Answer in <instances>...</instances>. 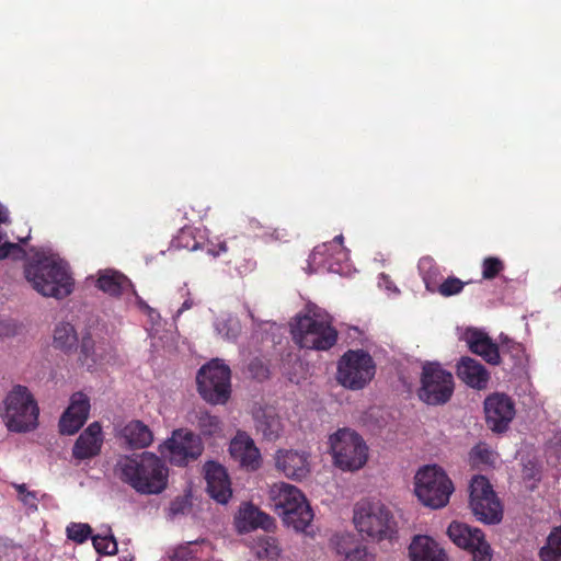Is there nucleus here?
Masks as SVG:
<instances>
[{
	"instance_id": "1",
	"label": "nucleus",
	"mask_w": 561,
	"mask_h": 561,
	"mask_svg": "<svg viewBox=\"0 0 561 561\" xmlns=\"http://www.w3.org/2000/svg\"><path fill=\"white\" fill-rule=\"evenodd\" d=\"M24 273L27 282L42 296L60 299L72 291L67 263L51 251L36 250Z\"/></svg>"
},
{
	"instance_id": "2",
	"label": "nucleus",
	"mask_w": 561,
	"mask_h": 561,
	"mask_svg": "<svg viewBox=\"0 0 561 561\" xmlns=\"http://www.w3.org/2000/svg\"><path fill=\"white\" fill-rule=\"evenodd\" d=\"M121 479L141 494H159L168 481V468L154 454L124 457L117 462Z\"/></svg>"
},
{
	"instance_id": "3",
	"label": "nucleus",
	"mask_w": 561,
	"mask_h": 561,
	"mask_svg": "<svg viewBox=\"0 0 561 561\" xmlns=\"http://www.w3.org/2000/svg\"><path fill=\"white\" fill-rule=\"evenodd\" d=\"M290 332L295 343L308 350L327 351L337 340V331L332 325L330 314L316 305H307L296 316Z\"/></svg>"
},
{
	"instance_id": "4",
	"label": "nucleus",
	"mask_w": 561,
	"mask_h": 561,
	"mask_svg": "<svg viewBox=\"0 0 561 561\" xmlns=\"http://www.w3.org/2000/svg\"><path fill=\"white\" fill-rule=\"evenodd\" d=\"M353 525L359 534L377 541H392L398 535V523L393 514L380 502H357L353 512Z\"/></svg>"
},
{
	"instance_id": "5",
	"label": "nucleus",
	"mask_w": 561,
	"mask_h": 561,
	"mask_svg": "<svg viewBox=\"0 0 561 561\" xmlns=\"http://www.w3.org/2000/svg\"><path fill=\"white\" fill-rule=\"evenodd\" d=\"M38 413L35 399L24 386H14L3 400L1 416L11 432L23 433L34 430Z\"/></svg>"
},
{
	"instance_id": "6",
	"label": "nucleus",
	"mask_w": 561,
	"mask_h": 561,
	"mask_svg": "<svg viewBox=\"0 0 561 561\" xmlns=\"http://www.w3.org/2000/svg\"><path fill=\"white\" fill-rule=\"evenodd\" d=\"M414 480L415 495L422 504L434 510L445 507L455 491L453 481L437 465L420 468Z\"/></svg>"
},
{
	"instance_id": "7",
	"label": "nucleus",
	"mask_w": 561,
	"mask_h": 561,
	"mask_svg": "<svg viewBox=\"0 0 561 561\" xmlns=\"http://www.w3.org/2000/svg\"><path fill=\"white\" fill-rule=\"evenodd\" d=\"M231 371L220 359H213L197 374V387L201 396L213 404H222L230 397Z\"/></svg>"
},
{
	"instance_id": "8",
	"label": "nucleus",
	"mask_w": 561,
	"mask_h": 561,
	"mask_svg": "<svg viewBox=\"0 0 561 561\" xmlns=\"http://www.w3.org/2000/svg\"><path fill=\"white\" fill-rule=\"evenodd\" d=\"M454 392V377L437 363L423 366L421 387L417 396L421 401L431 405L446 403Z\"/></svg>"
},
{
	"instance_id": "9",
	"label": "nucleus",
	"mask_w": 561,
	"mask_h": 561,
	"mask_svg": "<svg viewBox=\"0 0 561 561\" xmlns=\"http://www.w3.org/2000/svg\"><path fill=\"white\" fill-rule=\"evenodd\" d=\"M469 504L478 520L485 524L501 522L502 505L485 477L479 474L472 477L469 484Z\"/></svg>"
},
{
	"instance_id": "10",
	"label": "nucleus",
	"mask_w": 561,
	"mask_h": 561,
	"mask_svg": "<svg viewBox=\"0 0 561 561\" xmlns=\"http://www.w3.org/2000/svg\"><path fill=\"white\" fill-rule=\"evenodd\" d=\"M342 242L343 236L340 234L332 242L316 247L308 261L310 273L323 267L328 272L347 276L351 273V263Z\"/></svg>"
},
{
	"instance_id": "11",
	"label": "nucleus",
	"mask_w": 561,
	"mask_h": 561,
	"mask_svg": "<svg viewBox=\"0 0 561 561\" xmlns=\"http://www.w3.org/2000/svg\"><path fill=\"white\" fill-rule=\"evenodd\" d=\"M201 438L187 430H175L172 436L159 446L162 457L176 466L187 465L203 453Z\"/></svg>"
},
{
	"instance_id": "12",
	"label": "nucleus",
	"mask_w": 561,
	"mask_h": 561,
	"mask_svg": "<svg viewBox=\"0 0 561 561\" xmlns=\"http://www.w3.org/2000/svg\"><path fill=\"white\" fill-rule=\"evenodd\" d=\"M360 344L363 348L353 350V390L364 389L374 379L377 370L370 355L374 342L357 327L353 325V345Z\"/></svg>"
},
{
	"instance_id": "13",
	"label": "nucleus",
	"mask_w": 561,
	"mask_h": 561,
	"mask_svg": "<svg viewBox=\"0 0 561 561\" xmlns=\"http://www.w3.org/2000/svg\"><path fill=\"white\" fill-rule=\"evenodd\" d=\"M447 534L456 546L470 551L473 561H491V547L479 528L453 522L447 529Z\"/></svg>"
},
{
	"instance_id": "14",
	"label": "nucleus",
	"mask_w": 561,
	"mask_h": 561,
	"mask_svg": "<svg viewBox=\"0 0 561 561\" xmlns=\"http://www.w3.org/2000/svg\"><path fill=\"white\" fill-rule=\"evenodd\" d=\"M485 420L494 432H504L515 416V404L505 393L495 392L484 400Z\"/></svg>"
},
{
	"instance_id": "15",
	"label": "nucleus",
	"mask_w": 561,
	"mask_h": 561,
	"mask_svg": "<svg viewBox=\"0 0 561 561\" xmlns=\"http://www.w3.org/2000/svg\"><path fill=\"white\" fill-rule=\"evenodd\" d=\"M90 411L89 398L82 392H76L71 397L68 409L64 412L59 421L61 434L73 435L85 423Z\"/></svg>"
},
{
	"instance_id": "16",
	"label": "nucleus",
	"mask_w": 561,
	"mask_h": 561,
	"mask_svg": "<svg viewBox=\"0 0 561 561\" xmlns=\"http://www.w3.org/2000/svg\"><path fill=\"white\" fill-rule=\"evenodd\" d=\"M275 466L293 480H302L310 473L309 455L305 451L279 449L275 455Z\"/></svg>"
},
{
	"instance_id": "17",
	"label": "nucleus",
	"mask_w": 561,
	"mask_h": 561,
	"mask_svg": "<svg viewBox=\"0 0 561 561\" xmlns=\"http://www.w3.org/2000/svg\"><path fill=\"white\" fill-rule=\"evenodd\" d=\"M460 339L466 342L472 353L481 356L489 364H500L499 347L486 332L477 328H467L461 333Z\"/></svg>"
},
{
	"instance_id": "18",
	"label": "nucleus",
	"mask_w": 561,
	"mask_h": 561,
	"mask_svg": "<svg viewBox=\"0 0 561 561\" xmlns=\"http://www.w3.org/2000/svg\"><path fill=\"white\" fill-rule=\"evenodd\" d=\"M229 453L247 470L254 471L261 466V453L254 440L244 432H239L232 438Z\"/></svg>"
},
{
	"instance_id": "19",
	"label": "nucleus",
	"mask_w": 561,
	"mask_h": 561,
	"mask_svg": "<svg viewBox=\"0 0 561 561\" xmlns=\"http://www.w3.org/2000/svg\"><path fill=\"white\" fill-rule=\"evenodd\" d=\"M207 492L210 497L220 504L228 503L232 495L230 480L226 469L215 462L208 461L204 466Z\"/></svg>"
},
{
	"instance_id": "20",
	"label": "nucleus",
	"mask_w": 561,
	"mask_h": 561,
	"mask_svg": "<svg viewBox=\"0 0 561 561\" xmlns=\"http://www.w3.org/2000/svg\"><path fill=\"white\" fill-rule=\"evenodd\" d=\"M102 443V427L98 422H93L77 438L72 456L79 460L95 457L101 450Z\"/></svg>"
},
{
	"instance_id": "21",
	"label": "nucleus",
	"mask_w": 561,
	"mask_h": 561,
	"mask_svg": "<svg viewBox=\"0 0 561 561\" xmlns=\"http://www.w3.org/2000/svg\"><path fill=\"white\" fill-rule=\"evenodd\" d=\"M304 495L297 486L286 482H278L268 489V504L280 516L282 511L290 510L293 506L298 505L299 502H302Z\"/></svg>"
},
{
	"instance_id": "22",
	"label": "nucleus",
	"mask_w": 561,
	"mask_h": 561,
	"mask_svg": "<svg viewBox=\"0 0 561 561\" xmlns=\"http://www.w3.org/2000/svg\"><path fill=\"white\" fill-rule=\"evenodd\" d=\"M279 517L286 527L294 529L296 533L313 534L312 520L314 514L305 495L302 496V502H299L298 505L293 506L290 510L282 511Z\"/></svg>"
},
{
	"instance_id": "23",
	"label": "nucleus",
	"mask_w": 561,
	"mask_h": 561,
	"mask_svg": "<svg viewBox=\"0 0 561 561\" xmlns=\"http://www.w3.org/2000/svg\"><path fill=\"white\" fill-rule=\"evenodd\" d=\"M236 525L240 533H248L256 528L270 531L275 528V520L268 514L248 503L240 507L236 516Z\"/></svg>"
},
{
	"instance_id": "24",
	"label": "nucleus",
	"mask_w": 561,
	"mask_h": 561,
	"mask_svg": "<svg viewBox=\"0 0 561 561\" xmlns=\"http://www.w3.org/2000/svg\"><path fill=\"white\" fill-rule=\"evenodd\" d=\"M329 451L335 467L343 471L351 470V430L339 428L329 436Z\"/></svg>"
},
{
	"instance_id": "25",
	"label": "nucleus",
	"mask_w": 561,
	"mask_h": 561,
	"mask_svg": "<svg viewBox=\"0 0 561 561\" xmlns=\"http://www.w3.org/2000/svg\"><path fill=\"white\" fill-rule=\"evenodd\" d=\"M458 377L473 389H485L490 379L485 367L471 357H461L457 365Z\"/></svg>"
},
{
	"instance_id": "26",
	"label": "nucleus",
	"mask_w": 561,
	"mask_h": 561,
	"mask_svg": "<svg viewBox=\"0 0 561 561\" xmlns=\"http://www.w3.org/2000/svg\"><path fill=\"white\" fill-rule=\"evenodd\" d=\"M411 561H447L444 550L430 536L417 535L409 547Z\"/></svg>"
},
{
	"instance_id": "27",
	"label": "nucleus",
	"mask_w": 561,
	"mask_h": 561,
	"mask_svg": "<svg viewBox=\"0 0 561 561\" xmlns=\"http://www.w3.org/2000/svg\"><path fill=\"white\" fill-rule=\"evenodd\" d=\"M119 437L130 448H146L153 440L152 431L144 422L133 420L125 424L119 431Z\"/></svg>"
},
{
	"instance_id": "28",
	"label": "nucleus",
	"mask_w": 561,
	"mask_h": 561,
	"mask_svg": "<svg viewBox=\"0 0 561 561\" xmlns=\"http://www.w3.org/2000/svg\"><path fill=\"white\" fill-rule=\"evenodd\" d=\"M256 431L270 442L278 439L283 433L279 415L272 409L259 410L254 414Z\"/></svg>"
},
{
	"instance_id": "29",
	"label": "nucleus",
	"mask_w": 561,
	"mask_h": 561,
	"mask_svg": "<svg viewBox=\"0 0 561 561\" xmlns=\"http://www.w3.org/2000/svg\"><path fill=\"white\" fill-rule=\"evenodd\" d=\"M251 548L257 559L275 561L282 553V548L277 538L267 535L254 538Z\"/></svg>"
},
{
	"instance_id": "30",
	"label": "nucleus",
	"mask_w": 561,
	"mask_h": 561,
	"mask_svg": "<svg viewBox=\"0 0 561 561\" xmlns=\"http://www.w3.org/2000/svg\"><path fill=\"white\" fill-rule=\"evenodd\" d=\"M127 284V277L113 270L101 271L96 280L99 289L112 296H118Z\"/></svg>"
},
{
	"instance_id": "31",
	"label": "nucleus",
	"mask_w": 561,
	"mask_h": 561,
	"mask_svg": "<svg viewBox=\"0 0 561 561\" xmlns=\"http://www.w3.org/2000/svg\"><path fill=\"white\" fill-rule=\"evenodd\" d=\"M78 335L72 324L64 322L56 325L54 331V346L66 353L77 347Z\"/></svg>"
},
{
	"instance_id": "32",
	"label": "nucleus",
	"mask_w": 561,
	"mask_h": 561,
	"mask_svg": "<svg viewBox=\"0 0 561 561\" xmlns=\"http://www.w3.org/2000/svg\"><path fill=\"white\" fill-rule=\"evenodd\" d=\"M417 268L424 282L425 288L430 293L443 279L442 268L430 256L422 257L419 261Z\"/></svg>"
},
{
	"instance_id": "33",
	"label": "nucleus",
	"mask_w": 561,
	"mask_h": 561,
	"mask_svg": "<svg viewBox=\"0 0 561 561\" xmlns=\"http://www.w3.org/2000/svg\"><path fill=\"white\" fill-rule=\"evenodd\" d=\"M539 556L542 561L559 560L561 557V527H557L550 533L547 545L540 549Z\"/></svg>"
},
{
	"instance_id": "34",
	"label": "nucleus",
	"mask_w": 561,
	"mask_h": 561,
	"mask_svg": "<svg viewBox=\"0 0 561 561\" xmlns=\"http://www.w3.org/2000/svg\"><path fill=\"white\" fill-rule=\"evenodd\" d=\"M469 458L474 467H489L494 466L496 454L486 444L480 443L471 449Z\"/></svg>"
},
{
	"instance_id": "35",
	"label": "nucleus",
	"mask_w": 561,
	"mask_h": 561,
	"mask_svg": "<svg viewBox=\"0 0 561 561\" xmlns=\"http://www.w3.org/2000/svg\"><path fill=\"white\" fill-rule=\"evenodd\" d=\"M8 220V210L0 205V224ZM3 237L0 236V260L11 256L14 260H19L25 256V251L20 247L19 243H12L9 241H2Z\"/></svg>"
},
{
	"instance_id": "36",
	"label": "nucleus",
	"mask_w": 561,
	"mask_h": 561,
	"mask_svg": "<svg viewBox=\"0 0 561 561\" xmlns=\"http://www.w3.org/2000/svg\"><path fill=\"white\" fill-rule=\"evenodd\" d=\"M79 359L81 364L88 368H91L99 362L103 360L102 354L96 352L94 342L90 336L82 337Z\"/></svg>"
},
{
	"instance_id": "37",
	"label": "nucleus",
	"mask_w": 561,
	"mask_h": 561,
	"mask_svg": "<svg viewBox=\"0 0 561 561\" xmlns=\"http://www.w3.org/2000/svg\"><path fill=\"white\" fill-rule=\"evenodd\" d=\"M197 426L203 435L213 436L221 432L220 420L207 411H198L196 414Z\"/></svg>"
},
{
	"instance_id": "38",
	"label": "nucleus",
	"mask_w": 561,
	"mask_h": 561,
	"mask_svg": "<svg viewBox=\"0 0 561 561\" xmlns=\"http://www.w3.org/2000/svg\"><path fill=\"white\" fill-rule=\"evenodd\" d=\"M465 285L466 283L458 277L449 276L446 279H442L431 293L439 294L443 297H451L460 294Z\"/></svg>"
},
{
	"instance_id": "39",
	"label": "nucleus",
	"mask_w": 561,
	"mask_h": 561,
	"mask_svg": "<svg viewBox=\"0 0 561 561\" xmlns=\"http://www.w3.org/2000/svg\"><path fill=\"white\" fill-rule=\"evenodd\" d=\"M369 457V448L364 439L353 432V471L363 468Z\"/></svg>"
},
{
	"instance_id": "40",
	"label": "nucleus",
	"mask_w": 561,
	"mask_h": 561,
	"mask_svg": "<svg viewBox=\"0 0 561 561\" xmlns=\"http://www.w3.org/2000/svg\"><path fill=\"white\" fill-rule=\"evenodd\" d=\"M336 380L344 388H351V350L343 354L337 364Z\"/></svg>"
},
{
	"instance_id": "41",
	"label": "nucleus",
	"mask_w": 561,
	"mask_h": 561,
	"mask_svg": "<svg viewBox=\"0 0 561 561\" xmlns=\"http://www.w3.org/2000/svg\"><path fill=\"white\" fill-rule=\"evenodd\" d=\"M92 541L99 553L112 556L117 552V542L112 535H96L92 537Z\"/></svg>"
},
{
	"instance_id": "42",
	"label": "nucleus",
	"mask_w": 561,
	"mask_h": 561,
	"mask_svg": "<svg viewBox=\"0 0 561 561\" xmlns=\"http://www.w3.org/2000/svg\"><path fill=\"white\" fill-rule=\"evenodd\" d=\"M91 527L88 524L71 523L67 527V536L70 540L82 543L91 535Z\"/></svg>"
},
{
	"instance_id": "43",
	"label": "nucleus",
	"mask_w": 561,
	"mask_h": 561,
	"mask_svg": "<svg viewBox=\"0 0 561 561\" xmlns=\"http://www.w3.org/2000/svg\"><path fill=\"white\" fill-rule=\"evenodd\" d=\"M192 503L188 496H179L174 499L169 506L168 515L171 518L186 515L191 512Z\"/></svg>"
},
{
	"instance_id": "44",
	"label": "nucleus",
	"mask_w": 561,
	"mask_h": 561,
	"mask_svg": "<svg viewBox=\"0 0 561 561\" xmlns=\"http://www.w3.org/2000/svg\"><path fill=\"white\" fill-rule=\"evenodd\" d=\"M504 268L503 262L497 257H486L482 263V277L492 279Z\"/></svg>"
},
{
	"instance_id": "45",
	"label": "nucleus",
	"mask_w": 561,
	"mask_h": 561,
	"mask_svg": "<svg viewBox=\"0 0 561 561\" xmlns=\"http://www.w3.org/2000/svg\"><path fill=\"white\" fill-rule=\"evenodd\" d=\"M216 329L218 333L222 334L227 340H234L239 334V325L231 321L219 322L217 323Z\"/></svg>"
},
{
	"instance_id": "46",
	"label": "nucleus",
	"mask_w": 561,
	"mask_h": 561,
	"mask_svg": "<svg viewBox=\"0 0 561 561\" xmlns=\"http://www.w3.org/2000/svg\"><path fill=\"white\" fill-rule=\"evenodd\" d=\"M16 491L21 495V501L27 505L28 507L33 508L34 511L37 510V499L34 492H30L26 490L25 484H19L15 485Z\"/></svg>"
},
{
	"instance_id": "47",
	"label": "nucleus",
	"mask_w": 561,
	"mask_h": 561,
	"mask_svg": "<svg viewBox=\"0 0 561 561\" xmlns=\"http://www.w3.org/2000/svg\"><path fill=\"white\" fill-rule=\"evenodd\" d=\"M378 286L379 288L385 289L389 296H397L400 293L399 288L393 284L389 276L383 273L379 275Z\"/></svg>"
},
{
	"instance_id": "48",
	"label": "nucleus",
	"mask_w": 561,
	"mask_h": 561,
	"mask_svg": "<svg viewBox=\"0 0 561 561\" xmlns=\"http://www.w3.org/2000/svg\"><path fill=\"white\" fill-rule=\"evenodd\" d=\"M249 370L254 378L260 380L268 376V369L259 359H254L250 363Z\"/></svg>"
},
{
	"instance_id": "49",
	"label": "nucleus",
	"mask_w": 561,
	"mask_h": 561,
	"mask_svg": "<svg viewBox=\"0 0 561 561\" xmlns=\"http://www.w3.org/2000/svg\"><path fill=\"white\" fill-rule=\"evenodd\" d=\"M353 561H375V556L366 546L353 549Z\"/></svg>"
},
{
	"instance_id": "50",
	"label": "nucleus",
	"mask_w": 561,
	"mask_h": 561,
	"mask_svg": "<svg viewBox=\"0 0 561 561\" xmlns=\"http://www.w3.org/2000/svg\"><path fill=\"white\" fill-rule=\"evenodd\" d=\"M539 472L540 471L536 462L529 460L524 463L523 476L525 479L536 480L539 478Z\"/></svg>"
},
{
	"instance_id": "51",
	"label": "nucleus",
	"mask_w": 561,
	"mask_h": 561,
	"mask_svg": "<svg viewBox=\"0 0 561 561\" xmlns=\"http://www.w3.org/2000/svg\"><path fill=\"white\" fill-rule=\"evenodd\" d=\"M193 553L187 547L178 548L171 557V561H193Z\"/></svg>"
},
{
	"instance_id": "52",
	"label": "nucleus",
	"mask_w": 561,
	"mask_h": 561,
	"mask_svg": "<svg viewBox=\"0 0 561 561\" xmlns=\"http://www.w3.org/2000/svg\"><path fill=\"white\" fill-rule=\"evenodd\" d=\"M193 300L191 298L185 299V301L182 304L181 308L178 310V316L184 312L185 310H188L193 307Z\"/></svg>"
},
{
	"instance_id": "53",
	"label": "nucleus",
	"mask_w": 561,
	"mask_h": 561,
	"mask_svg": "<svg viewBox=\"0 0 561 561\" xmlns=\"http://www.w3.org/2000/svg\"><path fill=\"white\" fill-rule=\"evenodd\" d=\"M218 251H215L213 249H209L208 252L214 255V256H217L220 252H226L227 251V244L226 242H220L219 245H218Z\"/></svg>"
},
{
	"instance_id": "54",
	"label": "nucleus",
	"mask_w": 561,
	"mask_h": 561,
	"mask_svg": "<svg viewBox=\"0 0 561 561\" xmlns=\"http://www.w3.org/2000/svg\"><path fill=\"white\" fill-rule=\"evenodd\" d=\"M141 307L146 308L149 311V314L153 313V310L149 306H147L146 304L141 302Z\"/></svg>"
},
{
	"instance_id": "55",
	"label": "nucleus",
	"mask_w": 561,
	"mask_h": 561,
	"mask_svg": "<svg viewBox=\"0 0 561 561\" xmlns=\"http://www.w3.org/2000/svg\"><path fill=\"white\" fill-rule=\"evenodd\" d=\"M501 341H502V343L511 342V341L508 340V336H503V335H501Z\"/></svg>"
},
{
	"instance_id": "56",
	"label": "nucleus",
	"mask_w": 561,
	"mask_h": 561,
	"mask_svg": "<svg viewBox=\"0 0 561 561\" xmlns=\"http://www.w3.org/2000/svg\"><path fill=\"white\" fill-rule=\"evenodd\" d=\"M556 454H557V458L560 459L561 458V453L559 450H556Z\"/></svg>"
},
{
	"instance_id": "57",
	"label": "nucleus",
	"mask_w": 561,
	"mask_h": 561,
	"mask_svg": "<svg viewBox=\"0 0 561 561\" xmlns=\"http://www.w3.org/2000/svg\"><path fill=\"white\" fill-rule=\"evenodd\" d=\"M513 344H514V346H515L517 350H519V348H520V344H517V343H513Z\"/></svg>"
},
{
	"instance_id": "58",
	"label": "nucleus",
	"mask_w": 561,
	"mask_h": 561,
	"mask_svg": "<svg viewBox=\"0 0 561 561\" xmlns=\"http://www.w3.org/2000/svg\"><path fill=\"white\" fill-rule=\"evenodd\" d=\"M248 313H249V316H250L252 319H254V317H253V314H252L251 310H248Z\"/></svg>"
}]
</instances>
